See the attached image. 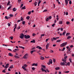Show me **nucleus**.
I'll return each instance as SVG.
<instances>
[{"instance_id":"obj_5","label":"nucleus","mask_w":74,"mask_h":74,"mask_svg":"<svg viewBox=\"0 0 74 74\" xmlns=\"http://www.w3.org/2000/svg\"><path fill=\"white\" fill-rule=\"evenodd\" d=\"M27 54H25L23 57V58L25 59H27Z\"/></svg>"},{"instance_id":"obj_64","label":"nucleus","mask_w":74,"mask_h":74,"mask_svg":"<svg viewBox=\"0 0 74 74\" xmlns=\"http://www.w3.org/2000/svg\"><path fill=\"white\" fill-rule=\"evenodd\" d=\"M10 23H8V26H9V27H10Z\"/></svg>"},{"instance_id":"obj_56","label":"nucleus","mask_w":74,"mask_h":74,"mask_svg":"<svg viewBox=\"0 0 74 74\" xmlns=\"http://www.w3.org/2000/svg\"><path fill=\"white\" fill-rule=\"evenodd\" d=\"M70 62H69L67 63V65H68V66H70Z\"/></svg>"},{"instance_id":"obj_49","label":"nucleus","mask_w":74,"mask_h":74,"mask_svg":"<svg viewBox=\"0 0 74 74\" xmlns=\"http://www.w3.org/2000/svg\"><path fill=\"white\" fill-rule=\"evenodd\" d=\"M46 72L47 71V72H48V73H49V71L48 69H46Z\"/></svg>"},{"instance_id":"obj_8","label":"nucleus","mask_w":74,"mask_h":74,"mask_svg":"<svg viewBox=\"0 0 74 74\" xmlns=\"http://www.w3.org/2000/svg\"><path fill=\"white\" fill-rule=\"evenodd\" d=\"M32 66H38V65L37 64H35L34 63L32 64Z\"/></svg>"},{"instance_id":"obj_29","label":"nucleus","mask_w":74,"mask_h":74,"mask_svg":"<svg viewBox=\"0 0 74 74\" xmlns=\"http://www.w3.org/2000/svg\"><path fill=\"white\" fill-rule=\"evenodd\" d=\"M69 35H70V33H67L66 34V36H69Z\"/></svg>"},{"instance_id":"obj_47","label":"nucleus","mask_w":74,"mask_h":74,"mask_svg":"<svg viewBox=\"0 0 74 74\" xmlns=\"http://www.w3.org/2000/svg\"><path fill=\"white\" fill-rule=\"evenodd\" d=\"M69 60L70 62V63H71L72 62V61H71V59H69Z\"/></svg>"},{"instance_id":"obj_57","label":"nucleus","mask_w":74,"mask_h":74,"mask_svg":"<svg viewBox=\"0 0 74 74\" xmlns=\"http://www.w3.org/2000/svg\"><path fill=\"white\" fill-rule=\"evenodd\" d=\"M32 69L33 70H35V68H34V67H32Z\"/></svg>"},{"instance_id":"obj_38","label":"nucleus","mask_w":74,"mask_h":74,"mask_svg":"<svg viewBox=\"0 0 74 74\" xmlns=\"http://www.w3.org/2000/svg\"><path fill=\"white\" fill-rule=\"evenodd\" d=\"M17 50H18L17 49H15L14 50H13L14 52H15L16 51H17Z\"/></svg>"},{"instance_id":"obj_22","label":"nucleus","mask_w":74,"mask_h":74,"mask_svg":"<svg viewBox=\"0 0 74 74\" xmlns=\"http://www.w3.org/2000/svg\"><path fill=\"white\" fill-rule=\"evenodd\" d=\"M34 51L36 52V50H34V51L32 50V51H31V54H32L33 53Z\"/></svg>"},{"instance_id":"obj_15","label":"nucleus","mask_w":74,"mask_h":74,"mask_svg":"<svg viewBox=\"0 0 74 74\" xmlns=\"http://www.w3.org/2000/svg\"><path fill=\"white\" fill-rule=\"evenodd\" d=\"M63 23V22L62 21H60L59 22V24H62V23Z\"/></svg>"},{"instance_id":"obj_6","label":"nucleus","mask_w":74,"mask_h":74,"mask_svg":"<svg viewBox=\"0 0 74 74\" xmlns=\"http://www.w3.org/2000/svg\"><path fill=\"white\" fill-rule=\"evenodd\" d=\"M41 70L42 72H43V71H44V72H45L46 73H47V70H45L44 69H43L42 67L41 68Z\"/></svg>"},{"instance_id":"obj_4","label":"nucleus","mask_w":74,"mask_h":74,"mask_svg":"<svg viewBox=\"0 0 74 74\" xmlns=\"http://www.w3.org/2000/svg\"><path fill=\"white\" fill-rule=\"evenodd\" d=\"M65 63H66V62L65 61L62 62H61L60 64H61V66H64V65H65Z\"/></svg>"},{"instance_id":"obj_40","label":"nucleus","mask_w":74,"mask_h":74,"mask_svg":"<svg viewBox=\"0 0 74 74\" xmlns=\"http://www.w3.org/2000/svg\"><path fill=\"white\" fill-rule=\"evenodd\" d=\"M66 23L67 25H69V24L70 23V22H69V21H67L66 22Z\"/></svg>"},{"instance_id":"obj_28","label":"nucleus","mask_w":74,"mask_h":74,"mask_svg":"<svg viewBox=\"0 0 74 74\" xmlns=\"http://www.w3.org/2000/svg\"><path fill=\"white\" fill-rule=\"evenodd\" d=\"M37 2H36L34 3V5H35V6H36V5H37Z\"/></svg>"},{"instance_id":"obj_48","label":"nucleus","mask_w":74,"mask_h":74,"mask_svg":"<svg viewBox=\"0 0 74 74\" xmlns=\"http://www.w3.org/2000/svg\"><path fill=\"white\" fill-rule=\"evenodd\" d=\"M72 3H71V1H69V3L70 4H72Z\"/></svg>"},{"instance_id":"obj_16","label":"nucleus","mask_w":74,"mask_h":74,"mask_svg":"<svg viewBox=\"0 0 74 74\" xmlns=\"http://www.w3.org/2000/svg\"><path fill=\"white\" fill-rule=\"evenodd\" d=\"M49 43H47V45H46V48H47H47H48V47H49Z\"/></svg>"},{"instance_id":"obj_51","label":"nucleus","mask_w":74,"mask_h":74,"mask_svg":"<svg viewBox=\"0 0 74 74\" xmlns=\"http://www.w3.org/2000/svg\"><path fill=\"white\" fill-rule=\"evenodd\" d=\"M10 16L11 17H12L14 16H13V15H12V14H10Z\"/></svg>"},{"instance_id":"obj_20","label":"nucleus","mask_w":74,"mask_h":74,"mask_svg":"<svg viewBox=\"0 0 74 74\" xmlns=\"http://www.w3.org/2000/svg\"><path fill=\"white\" fill-rule=\"evenodd\" d=\"M66 33V30H65V31L62 34L63 35H65Z\"/></svg>"},{"instance_id":"obj_35","label":"nucleus","mask_w":74,"mask_h":74,"mask_svg":"<svg viewBox=\"0 0 74 74\" xmlns=\"http://www.w3.org/2000/svg\"><path fill=\"white\" fill-rule=\"evenodd\" d=\"M31 13H32V12L30 11L28 12V14L29 15H30V14H31Z\"/></svg>"},{"instance_id":"obj_36","label":"nucleus","mask_w":74,"mask_h":74,"mask_svg":"<svg viewBox=\"0 0 74 74\" xmlns=\"http://www.w3.org/2000/svg\"><path fill=\"white\" fill-rule=\"evenodd\" d=\"M20 21H23V18L22 17H21Z\"/></svg>"},{"instance_id":"obj_30","label":"nucleus","mask_w":74,"mask_h":74,"mask_svg":"<svg viewBox=\"0 0 74 74\" xmlns=\"http://www.w3.org/2000/svg\"><path fill=\"white\" fill-rule=\"evenodd\" d=\"M47 10H44L43 12H47Z\"/></svg>"},{"instance_id":"obj_24","label":"nucleus","mask_w":74,"mask_h":74,"mask_svg":"<svg viewBox=\"0 0 74 74\" xmlns=\"http://www.w3.org/2000/svg\"><path fill=\"white\" fill-rule=\"evenodd\" d=\"M14 67V66L13 65H11L9 69H12Z\"/></svg>"},{"instance_id":"obj_25","label":"nucleus","mask_w":74,"mask_h":74,"mask_svg":"<svg viewBox=\"0 0 74 74\" xmlns=\"http://www.w3.org/2000/svg\"><path fill=\"white\" fill-rule=\"evenodd\" d=\"M15 58H16L17 59H18V58H19V57L16 56H14Z\"/></svg>"},{"instance_id":"obj_34","label":"nucleus","mask_w":74,"mask_h":74,"mask_svg":"<svg viewBox=\"0 0 74 74\" xmlns=\"http://www.w3.org/2000/svg\"><path fill=\"white\" fill-rule=\"evenodd\" d=\"M17 30H19V29H21V27L20 26H19L17 28Z\"/></svg>"},{"instance_id":"obj_7","label":"nucleus","mask_w":74,"mask_h":74,"mask_svg":"<svg viewBox=\"0 0 74 74\" xmlns=\"http://www.w3.org/2000/svg\"><path fill=\"white\" fill-rule=\"evenodd\" d=\"M51 41L52 42H53V41H54V40H57V39H56V38L55 37H53V38L52 39H51Z\"/></svg>"},{"instance_id":"obj_45","label":"nucleus","mask_w":74,"mask_h":74,"mask_svg":"<svg viewBox=\"0 0 74 74\" xmlns=\"http://www.w3.org/2000/svg\"><path fill=\"white\" fill-rule=\"evenodd\" d=\"M62 60L63 61V62H66V60L62 59Z\"/></svg>"},{"instance_id":"obj_1","label":"nucleus","mask_w":74,"mask_h":74,"mask_svg":"<svg viewBox=\"0 0 74 74\" xmlns=\"http://www.w3.org/2000/svg\"><path fill=\"white\" fill-rule=\"evenodd\" d=\"M67 42L63 43L60 45V47H64V46L66 45H67Z\"/></svg>"},{"instance_id":"obj_63","label":"nucleus","mask_w":74,"mask_h":74,"mask_svg":"<svg viewBox=\"0 0 74 74\" xmlns=\"http://www.w3.org/2000/svg\"><path fill=\"white\" fill-rule=\"evenodd\" d=\"M71 49L70 48H69V49H68L69 51H70V50H71Z\"/></svg>"},{"instance_id":"obj_50","label":"nucleus","mask_w":74,"mask_h":74,"mask_svg":"<svg viewBox=\"0 0 74 74\" xmlns=\"http://www.w3.org/2000/svg\"><path fill=\"white\" fill-rule=\"evenodd\" d=\"M16 27L14 28V32H15V29H16Z\"/></svg>"},{"instance_id":"obj_52","label":"nucleus","mask_w":74,"mask_h":74,"mask_svg":"<svg viewBox=\"0 0 74 74\" xmlns=\"http://www.w3.org/2000/svg\"><path fill=\"white\" fill-rule=\"evenodd\" d=\"M50 52H51V53H53V51L52 50H51Z\"/></svg>"},{"instance_id":"obj_33","label":"nucleus","mask_w":74,"mask_h":74,"mask_svg":"<svg viewBox=\"0 0 74 74\" xmlns=\"http://www.w3.org/2000/svg\"><path fill=\"white\" fill-rule=\"evenodd\" d=\"M10 4V1H8V2L7 4V5H8Z\"/></svg>"},{"instance_id":"obj_14","label":"nucleus","mask_w":74,"mask_h":74,"mask_svg":"<svg viewBox=\"0 0 74 74\" xmlns=\"http://www.w3.org/2000/svg\"><path fill=\"white\" fill-rule=\"evenodd\" d=\"M36 48H38V49H42V48L40 46H37Z\"/></svg>"},{"instance_id":"obj_18","label":"nucleus","mask_w":74,"mask_h":74,"mask_svg":"<svg viewBox=\"0 0 74 74\" xmlns=\"http://www.w3.org/2000/svg\"><path fill=\"white\" fill-rule=\"evenodd\" d=\"M59 69H60V68L59 67H57L55 68V69L56 70H59Z\"/></svg>"},{"instance_id":"obj_53","label":"nucleus","mask_w":74,"mask_h":74,"mask_svg":"<svg viewBox=\"0 0 74 74\" xmlns=\"http://www.w3.org/2000/svg\"><path fill=\"white\" fill-rule=\"evenodd\" d=\"M31 24V21H30L29 22H28V25H30Z\"/></svg>"},{"instance_id":"obj_39","label":"nucleus","mask_w":74,"mask_h":74,"mask_svg":"<svg viewBox=\"0 0 74 74\" xmlns=\"http://www.w3.org/2000/svg\"><path fill=\"white\" fill-rule=\"evenodd\" d=\"M67 58H68V57L67 56L64 57V59H67Z\"/></svg>"},{"instance_id":"obj_41","label":"nucleus","mask_w":74,"mask_h":74,"mask_svg":"<svg viewBox=\"0 0 74 74\" xmlns=\"http://www.w3.org/2000/svg\"><path fill=\"white\" fill-rule=\"evenodd\" d=\"M40 59H41V60H44V57H41L40 58Z\"/></svg>"},{"instance_id":"obj_11","label":"nucleus","mask_w":74,"mask_h":74,"mask_svg":"<svg viewBox=\"0 0 74 74\" xmlns=\"http://www.w3.org/2000/svg\"><path fill=\"white\" fill-rule=\"evenodd\" d=\"M8 55L9 56H12V57L13 56V55H12V53H9Z\"/></svg>"},{"instance_id":"obj_10","label":"nucleus","mask_w":74,"mask_h":74,"mask_svg":"<svg viewBox=\"0 0 74 74\" xmlns=\"http://www.w3.org/2000/svg\"><path fill=\"white\" fill-rule=\"evenodd\" d=\"M65 1L66 5H67L68 4V0H65Z\"/></svg>"},{"instance_id":"obj_44","label":"nucleus","mask_w":74,"mask_h":74,"mask_svg":"<svg viewBox=\"0 0 74 74\" xmlns=\"http://www.w3.org/2000/svg\"><path fill=\"white\" fill-rule=\"evenodd\" d=\"M33 49H36V48H35V47H34L31 49L32 50H33Z\"/></svg>"},{"instance_id":"obj_3","label":"nucleus","mask_w":74,"mask_h":74,"mask_svg":"<svg viewBox=\"0 0 74 74\" xmlns=\"http://www.w3.org/2000/svg\"><path fill=\"white\" fill-rule=\"evenodd\" d=\"M30 36L29 35H24V38H26V39H28V38H30Z\"/></svg>"},{"instance_id":"obj_17","label":"nucleus","mask_w":74,"mask_h":74,"mask_svg":"<svg viewBox=\"0 0 74 74\" xmlns=\"http://www.w3.org/2000/svg\"><path fill=\"white\" fill-rule=\"evenodd\" d=\"M22 69H23V70H24L26 71V68H25V67L23 66L22 67Z\"/></svg>"},{"instance_id":"obj_54","label":"nucleus","mask_w":74,"mask_h":74,"mask_svg":"<svg viewBox=\"0 0 74 74\" xmlns=\"http://www.w3.org/2000/svg\"><path fill=\"white\" fill-rule=\"evenodd\" d=\"M53 62H54V63H55V59H53Z\"/></svg>"},{"instance_id":"obj_60","label":"nucleus","mask_w":74,"mask_h":74,"mask_svg":"<svg viewBox=\"0 0 74 74\" xmlns=\"http://www.w3.org/2000/svg\"><path fill=\"white\" fill-rule=\"evenodd\" d=\"M55 24H53L52 25V27H54V26H55Z\"/></svg>"},{"instance_id":"obj_55","label":"nucleus","mask_w":74,"mask_h":74,"mask_svg":"<svg viewBox=\"0 0 74 74\" xmlns=\"http://www.w3.org/2000/svg\"><path fill=\"white\" fill-rule=\"evenodd\" d=\"M60 30L61 31H63V28H61Z\"/></svg>"},{"instance_id":"obj_42","label":"nucleus","mask_w":74,"mask_h":74,"mask_svg":"<svg viewBox=\"0 0 74 74\" xmlns=\"http://www.w3.org/2000/svg\"><path fill=\"white\" fill-rule=\"evenodd\" d=\"M60 41H61V40H57V42H60Z\"/></svg>"},{"instance_id":"obj_19","label":"nucleus","mask_w":74,"mask_h":74,"mask_svg":"<svg viewBox=\"0 0 74 74\" xmlns=\"http://www.w3.org/2000/svg\"><path fill=\"white\" fill-rule=\"evenodd\" d=\"M12 10L13 11H16V8H13Z\"/></svg>"},{"instance_id":"obj_9","label":"nucleus","mask_w":74,"mask_h":74,"mask_svg":"<svg viewBox=\"0 0 74 74\" xmlns=\"http://www.w3.org/2000/svg\"><path fill=\"white\" fill-rule=\"evenodd\" d=\"M9 65V64H6L5 66V68H8V65Z\"/></svg>"},{"instance_id":"obj_27","label":"nucleus","mask_w":74,"mask_h":74,"mask_svg":"<svg viewBox=\"0 0 74 74\" xmlns=\"http://www.w3.org/2000/svg\"><path fill=\"white\" fill-rule=\"evenodd\" d=\"M26 19H27V20L29 19H30V16H28L26 17Z\"/></svg>"},{"instance_id":"obj_46","label":"nucleus","mask_w":74,"mask_h":74,"mask_svg":"<svg viewBox=\"0 0 74 74\" xmlns=\"http://www.w3.org/2000/svg\"><path fill=\"white\" fill-rule=\"evenodd\" d=\"M49 20V18H46V21H48V20Z\"/></svg>"},{"instance_id":"obj_32","label":"nucleus","mask_w":74,"mask_h":74,"mask_svg":"<svg viewBox=\"0 0 74 74\" xmlns=\"http://www.w3.org/2000/svg\"><path fill=\"white\" fill-rule=\"evenodd\" d=\"M42 67H43V68H44V69H45V66H44V65H42Z\"/></svg>"},{"instance_id":"obj_31","label":"nucleus","mask_w":74,"mask_h":74,"mask_svg":"<svg viewBox=\"0 0 74 74\" xmlns=\"http://www.w3.org/2000/svg\"><path fill=\"white\" fill-rule=\"evenodd\" d=\"M22 9L23 10H25L26 9V8H25V6H24L22 8Z\"/></svg>"},{"instance_id":"obj_37","label":"nucleus","mask_w":74,"mask_h":74,"mask_svg":"<svg viewBox=\"0 0 74 74\" xmlns=\"http://www.w3.org/2000/svg\"><path fill=\"white\" fill-rule=\"evenodd\" d=\"M22 23L23 25H25V21H23Z\"/></svg>"},{"instance_id":"obj_26","label":"nucleus","mask_w":74,"mask_h":74,"mask_svg":"<svg viewBox=\"0 0 74 74\" xmlns=\"http://www.w3.org/2000/svg\"><path fill=\"white\" fill-rule=\"evenodd\" d=\"M3 73H6V71H5V70L4 69L2 71Z\"/></svg>"},{"instance_id":"obj_12","label":"nucleus","mask_w":74,"mask_h":74,"mask_svg":"<svg viewBox=\"0 0 74 74\" xmlns=\"http://www.w3.org/2000/svg\"><path fill=\"white\" fill-rule=\"evenodd\" d=\"M30 42H32V43H35V42H36V41H35V40H33L32 41H31Z\"/></svg>"},{"instance_id":"obj_21","label":"nucleus","mask_w":74,"mask_h":74,"mask_svg":"<svg viewBox=\"0 0 74 74\" xmlns=\"http://www.w3.org/2000/svg\"><path fill=\"white\" fill-rule=\"evenodd\" d=\"M23 66L24 67H27V65L26 64H24L23 65Z\"/></svg>"},{"instance_id":"obj_58","label":"nucleus","mask_w":74,"mask_h":74,"mask_svg":"<svg viewBox=\"0 0 74 74\" xmlns=\"http://www.w3.org/2000/svg\"><path fill=\"white\" fill-rule=\"evenodd\" d=\"M49 19H51V18H52V16H49Z\"/></svg>"},{"instance_id":"obj_61","label":"nucleus","mask_w":74,"mask_h":74,"mask_svg":"<svg viewBox=\"0 0 74 74\" xmlns=\"http://www.w3.org/2000/svg\"><path fill=\"white\" fill-rule=\"evenodd\" d=\"M10 38H11V40H13V37H12V36Z\"/></svg>"},{"instance_id":"obj_2","label":"nucleus","mask_w":74,"mask_h":74,"mask_svg":"<svg viewBox=\"0 0 74 74\" xmlns=\"http://www.w3.org/2000/svg\"><path fill=\"white\" fill-rule=\"evenodd\" d=\"M24 37H25V35H24L23 34H21L20 38L21 39H23Z\"/></svg>"},{"instance_id":"obj_43","label":"nucleus","mask_w":74,"mask_h":74,"mask_svg":"<svg viewBox=\"0 0 74 74\" xmlns=\"http://www.w3.org/2000/svg\"><path fill=\"white\" fill-rule=\"evenodd\" d=\"M64 73H69V71H65Z\"/></svg>"},{"instance_id":"obj_23","label":"nucleus","mask_w":74,"mask_h":74,"mask_svg":"<svg viewBox=\"0 0 74 74\" xmlns=\"http://www.w3.org/2000/svg\"><path fill=\"white\" fill-rule=\"evenodd\" d=\"M70 38H71V37L70 36H68L67 37V39L68 40V39H70Z\"/></svg>"},{"instance_id":"obj_13","label":"nucleus","mask_w":74,"mask_h":74,"mask_svg":"<svg viewBox=\"0 0 74 74\" xmlns=\"http://www.w3.org/2000/svg\"><path fill=\"white\" fill-rule=\"evenodd\" d=\"M49 63H51V64H52V60L50 59L49 60Z\"/></svg>"},{"instance_id":"obj_62","label":"nucleus","mask_w":74,"mask_h":74,"mask_svg":"<svg viewBox=\"0 0 74 74\" xmlns=\"http://www.w3.org/2000/svg\"><path fill=\"white\" fill-rule=\"evenodd\" d=\"M45 35L44 34H42L41 35V36H44Z\"/></svg>"},{"instance_id":"obj_59","label":"nucleus","mask_w":74,"mask_h":74,"mask_svg":"<svg viewBox=\"0 0 74 74\" xmlns=\"http://www.w3.org/2000/svg\"><path fill=\"white\" fill-rule=\"evenodd\" d=\"M40 3H41V0H39L38 3L39 4H40Z\"/></svg>"}]
</instances>
